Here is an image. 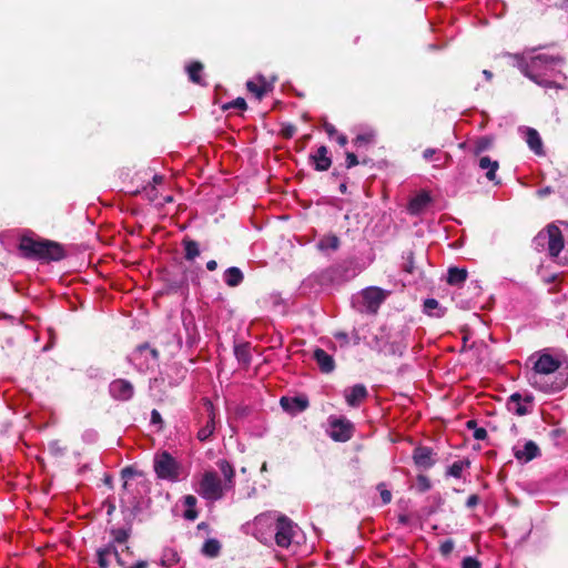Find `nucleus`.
<instances>
[{"instance_id":"obj_1","label":"nucleus","mask_w":568,"mask_h":568,"mask_svg":"<svg viewBox=\"0 0 568 568\" xmlns=\"http://www.w3.org/2000/svg\"><path fill=\"white\" fill-rule=\"evenodd\" d=\"M531 371L527 381L531 387L545 394H556L568 385V355L560 347H545L527 359Z\"/></svg>"},{"instance_id":"obj_2","label":"nucleus","mask_w":568,"mask_h":568,"mask_svg":"<svg viewBox=\"0 0 568 568\" xmlns=\"http://www.w3.org/2000/svg\"><path fill=\"white\" fill-rule=\"evenodd\" d=\"M515 61L520 72L530 79L532 82L545 89H557L562 90L565 84L559 82L566 80V75L561 71V67L565 63L564 57L556 54L539 53L530 58L527 61L521 54H508Z\"/></svg>"},{"instance_id":"obj_3","label":"nucleus","mask_w":568,"mask_h":568,"mask_svg":"<svg viewBox=\"0 0 568 568\" xmlns=\"http://www.w3.org/2000/svg\"><path fill=\"white\" fill-rule=\"evenodd\" d=\"M18 250L21 256L29 260L58 262L65 257L63 246L50 240H36L31 235L21 236Z\"/></svg>"},{"instance_id":"obj_4","label":"nucleus","mask_w":568,"mask_h":568,"mask_svg":"<svg viewBox=\"0 0 568 568\" xmlns=\"http://www.w3.org/2000/svg\"><path fill=\"white\" fill-rule=\"evenodd\" d=\"M389 294L390 291L382 287L367 286L352 296L351 304L361 314L376 315Z\"/></svg>"},{"instance_id":"obj_5","label":"nucleus","mask_w":568,"mask_h":568,"mask_svg":"<svg viewBox=\"0 0 568 568\" xmlns=\"http://www.w3.org/2000/svg\"><path fill=\"white\" fill-rule=\"evenodd\" d=\"M335 286L332 272L328 267L313 272L304 278L298 287V293L306 297H316L321 293Z\"/></svg>"},{"instance_id":"obj_6","label":"nucleus","mask_w":568,"mask_h":568,"mask_svg":"<svg viewBox=\"0 0 568 568\" xmlns=\"http://www.w3.org/2000/svg\"><path fill=\"white\" fill-rule=\"evenodd\" d=\"M193 271H187L182 265H175L172 268H164L162 271V281L165 284L166 293H187L189 292V281L191 280L193 283L196 281V275H194Z\"/></svg>"},{"instance_id":"obj_7","label":"nucleus","mask_w":568,"mask_h":568,"mask_svg":"<svg viewBox=\"0 0 568 568\" xmlns=\"http://www.w3.org/2000/svg\"><path fill=\"white\" fill-rule=\"evenodd\" d=\"M412 334V328L406 322H399L392 325L389 332L386 334L385 344L387 345L386 355L403 357L408 348V339Z\"/></svg>"},{"instance_id":"obj_8","label":"nucleus","mask_w":568,"mask_h":568,"mask_svg":"<svg viewBox=\"0 0 568 568\" xmlns=\"http://www.w3.org/2000/svg\"><path fill=\"white\" fill-rule=\"evenodd\" d=\"M153 469L156 477L161 480L171 483L180 480L181 464L166 450L154 455Z\"/></svg>"},{"instance_id":"obj_9","label":"nucleus","mask_w":568,"mask_h":568,"mask_svg":"<svg viewBox=\"0 0 568 568\" xmlns=\"http://www.w3.org/2000/svg\"><path fill=\"white\" fill-rule=\"evenodd\" d=\"M275 544L281 548H288L296 537L298 526L285 515H272Z\"/></svg>"},{"instance_id":"obj_10","label":"nucleus","mask_w":568,"mask_h":568,"mask_svg":"<svg viewBox=\"0 0 568 568\" xmlns=\"http://www.w3.org/2000/svg\"><path fill=\"white\" fill-rule=\"evenodd\" d=\"M159 351L151 347L145 342L135 347V349L126 357V361L140 373H145L150 368V361L155 363L159 359Z\"/></svg>"},{"instance_id":"obj_11","label":"nucleus","mask_w":568,"mask_h":568,"mask_svg":"<svg viewBox=\"0 0 568 568\" xmlns=\"http://www.w3.org/2000/svg\"><path fill=\"white\" fill-rule=\"evenodd\" d=\"M195 491L206 500H220L223 497V487L217 474L212 470L205 471Z\"/></svg>"},{"instance_id":"obj_12","label":"nucleus","mask_w":568,"mask_h":568,"mask_svg":"<svg viewBox=\"0 0 568 568\" xmlns=\"http://www.w3.org/2000/svg\"><path fill=\"white\" fill-rule=\"evenodd\" d=\"M327 435L338 443L349 440L355 433V425L345 416L331 415L327 418Z\"/></svg>"},{"instance_id":"obj_13","label":"nucleus","mask_w":568,"mask_h":568,"mask_svg":"<svg viewBox=\"0 0 568 568\" xmlns=\"http://www.w3.org/2000/svg\"><path fill=\"white\" fill-rule=\"evenodd\" d=\"M335 285L348 282L361 273L356 257H349L328 267Z\"/></svg>"},{"instance_id":"obj_14","label":"nucleus","mask_w":568,"mask_h":568,"mask_svg":"<svg viewBox=\"0 0 568 568\" xmlns=\"http://www.w3.org/2000/svg\"><path fill=\"white\" fill-rule=\"evenodd\" d=\"M564 248L565 240L561 230L555 223H549L547 225V241L545 251L547 256L551 261L561 264V258L559 255Z\"/></svg>"},{"instance_id":"obj_15","label":"nucleus","mask_w":568,"mask_h":568,"mask_svg":"<svg viewBox=\"0 0 568 568\" xmlns=\"http://www.w3.org/2000/svg\"><path fill=\"white\" fill-rule=\"evenodd\" d=\"M534 399V395L530 393L523 395L516 392L508 397L506 407L514 415L525 416L532 412Z\"/></svg>"},{"instance_id":"obj_16","label":"nucleus","mask_w":568,"mask_h":568,"mask_svg":"<svg viewBox=\"0 0 568 568\" xmlns=\"http://www.w3.org/2000/svg\"><path fill=\"white\" fill-rule=\"evenodd\" d=\"M253 535L264 545H270L274 540L272 514H262L255 517Z\"/></svg>"},{"instance_id":"obj_17","label":"nucleus","mask_w":568,"mask_h":568,"mask_svg":"<svg viewBox=\"0 0 568 568\" xmlns=\"http://www.w3.org/2000/svg\"><path fill=\"white\" fill-rule=\"evenodd\" d=\"M414 465L422 470H428L438 460L437 453L429 446L418 445L414 448L412 455Z\"/></svg>"},{"instance_id":"obj_18","label":"nucleus","mask_w":568,"mask_h":568,"mask_svg":"<svg viewBox=\"0 0 568 568\" xmlns=\"http://www.w3.org/2000/svg\"><path fill=\"white\" fill-rule=\"evenodd\" d=\"M109 395L118 402H129L134 396L133 384L125 378H116L109 384Z\"/></svg>"},{"instance_id":"obj_19","label":"nucleus","mask_w":568,"mask_h":568,"mask_svg":"<svg viewBox=\"0 0 568 568\" xmlns=\"http://www.w3.org/2000/svg\"><path fill=\"white\" fill-rule=\"evenodd\" d=\"M280 405L285 413L292 416H296L308 408L310 400L305 394L296 396H282L280 399Z\"/></svg>"},{"instance_id":"obj_20","label":"nucleus","mask_w":568,"mask_h":568,"mask_svg":"<svg viewBox=\"0 0 568 568\" xmlns=\"http://www.w3.org/2000/svg\"><path fill=\"white\" fill-rule=\"evenodd\" d=\"M308 163L315 171H327L332 165V156L329 155L328 148L326 145H321L315 152L310 153Z\"/></svg>"},{"instance_id":"obj_21","label":"nucleus","mask_w":568,"mask_h":568,"mask_svg":"<svg viewBox=\"0 0 568 568\" xmlns=\"http://www.w3.org/2000/svg\"><path fill=\"white\" fill-rule=\"evenodd\" d=\"M513 453L515 458L521 464L529 463L541 455L538 445L534 440H527L523 447L514 446Z\"/></svg>"},{"instance_id":"obj_22","label":"nucleus","mask_w":568,"mask_h":568,"mask_svg":"<svg viewBox=\"0 0 568 568\" xmlns=\"http://www.w3.org/2000/svg\"><path fill=\"white\" fill-rule=\"evenodd\" d=\"M343 395L347 405L356 408L365 398H367L368 390L364 384H355L351 387H346Z\"/></svg>"},{"instance_id":"obj_23","label":"nucleus","mask_w":568,"mask_h":568,"mask_svg":"<svg viewBox=\"0 0 568 568\" xmlns=\"http://www.w3.org/2000/svg\"><path fill=\"white\" fill-rule=\"evenodd\" d=\"M519 131L523 133V138L528 144L530 151H532L536 155H544V144L539 132L529 126H521Z\"/></svg>"},{"instance_id":"obj_24","label":"nucleus","mask_w":568,"mask_h":568,"mask_svg":"<svg viewBox=\"0 0 568 568\" xmlns=\"http://www.w3.org/2000/svg\"><path fill=\"white\" fill-rule=\"evenodd\" d=\"M433 199L427 191H420L413 196L407 205L410 215L418 216L425 212L427 206L432 203Z\"/></svg>"},{"instance_id":"obj_25","label":"nucleus","mask_w":568,"mask_h":568,"mask_svg":"<svg viewBox=\"0 0 568 568\" xmlns=\"http://www.w3.org/2000/svg\"><path fill=\"white\" fill-rule=\"evenodd\" d=\"M182 324L186 335V345L189 348H192L200 341V334L194 316L191 313H182Z\"/></svg>"},{"instance_id":"obj_26","label":"nucleus","mask_w":568,"mask_h":568,"mask_svg":"<svg viewBox=\"0 0 568 568\" xmlns=\"http://www.w3.org/2000/svg\"><path fill=\"white\" fill-rule=\"evenodd\" d=\"M313 359L317 363L320 371L324 374H329L335 369V361L333 356L323 348L316 347L314 349Z\"/></svg>"},{"instance_id":"obj_27","label":"nucleus","mask_w":568,"mask_h":568,"mask_svg":"<svg viewBox=\"0 0 568 568\" xmlns=\"http://www.w3.org/2000/svg\"><path fill=\"white\" fill-rule=\"evenodd\" d=\"M207 410H209V418L204 426H202L197 432V439L200 442H206L210 439V437L213 435L215 430V413L213 404L207 400L206 403Z\"/></svg>"},{"instance_id":"obj_28","label":"nucleus","mask_w":568,"mask_h":568,"mask_svg":"<svg viewBox=\"0 0 568 568\" xmlns=\"http://www.w3.org/2000/svg\"><path fill=\"white\" fill-rule=\"evenodd\" d=\"M478 166L481 170H487L486 178L488 181L494 182L495 184H500V181L496 179V172L499 169V163L496 160L490 159L489 156H481L478 160Z\"/></svg>"},{"instance_id":"obj_29","label":"nucleus","mask_w":568,"mask_h":568,"mask_svg":"<svg viewBox=\"0 0 568 568\" xmlns=\"http://www.w3.org/2000/svg\"><path fill=\"white\" fill-rule=\"evenodd\" d=\"M446 311L447 308L434 297L425 298L423 302V312L430 317L442 318Z\"/></svg>"},{"instance_id":"obj_30","label":"nucleus","mask_w":568,"mask_h":568,"mask_svg":"<svg viewBox=\"0 0 568 568\" xmlns=\"http://www.w3.org/2000/svg\"><path fill=\"white\" fill-rule=\"evenodd\" d=\"M257 79L262 83L261 85H257L254 81L250 80L246 82V88L250 92L255 94L257 100H262L266 92L273 90V83H267L262 74H260Z\"/></svg>"},{"instance_id":"obj_31","label":"nucleus","mask_w":568,"mask_h":568,"mask_svg":"<svg viewBox=\"0 0 568 568\" xmlns=\"http://www.w3.org/2000/svg\"><path fill=\"white\" fill-rule=\"evenodd\" d=\"M233 353L241 365L248 366L252 362L250 343L234 344Z\"/></svg>"},{"instance_id":"obj_32","label":"nucleus","mask_w":568,"mask_h":568,"mask_svg":"<svg viewBox=\"0 0 568 568\" xmlns=\"http://www.w3.org/2000/svg\"><path fill=\"white\" fill-rule=\"evenodd\" d=\"M402 260L403 272L413 276H419L422 274L419 267L415 264V256L412 250L403 252Z\"/></svg>"},{"instance_id":"obj_33","label":"nucleus","mask_w":568,"mask_h":568,"mask_svg":"<svg viewBox=\"0 0 568 568\" xmlns=\"http://www.w3.org/2000/svg\"><path fill=\"white\" fill-rule=\"evenodd\" d=\"M223 281L230 287H237L244 281V274L241 268L231 266L224 271Z\"/></svg>"},{"instance_id":"obj_34","label":"nucleus","mask_w":568,"mask_h":568,"mask_svg":"<svg viewBox=\"0 0 568 568\" xmlns=\"http://www.w3.org/2000/svg\"><path fill=\"white\" fill-rule=\"evenodd\" d=\"M181 560V557L175 548L172 547H164L162 549V555L160 558V566L163 568H171L179 564Z\"/></svg>"},{"instance_id":"obj_35","label":"nucleus","mask_w":568,"mask_h":568,"mask_svg":"<svg viewBox=\"0 0 568 568\" xmlns=\"http://www.w3.org/2000/svg\"><path fill=\"white\" fill-rule=\"evenodd\" d=\"M112 552H115V546L113 544H106L102 547H99L95 551L97 564L99 568H109L110 567V557Z\"/></svg>"},{"instance_id":"obj_36","label":"nucleus","mask_w":568,"mask_h":568,"mask_svg":"<svg viewBox=\"0 0 568 568\" xmlns=\"http://www.w3.org/2000/svg\"><path fill=\"white\" fill-rule=\"evenodd\" d=\"M222 550V544L216 538H209L201 547V554L206 558H217Z\"/></svg>"},{"instance_id":"obj_37","label":"nucleus","mask_w":568,"mask_h":568,"mask_svg":"<svg viewBox=\"0 0 568 568\" xmlns=\"http://www.w3.org/2000/svg\"><path fill=\"white\" fill-rule=\"evenodd\" d=\"M112 536V540L108 544H113V546L125 544L131 537L132 529L126 526H122L119 528L112 527L109 530Z\"/></svg>"},{"instance_id":"obj_38","label":"nucleus","mask_w":568,"mask_h":568,"mask_svg":"<svg viewBox=\"0 0 568 568\" xmlns=\"http://www.w3.org/2000/svg\"><path fill=\"white\" fill-rule=\"evenodd\" d=\"M182 246L184 250V258L186 261H194L201 254L199 243L189 236H185L182 240Z\"/></svg>"},{"instance_id":"obj_39","label":"nucleus","mask_w":568,"mask_h":568,"mask_svg":"<svg viewBox=\"0 0 568 568\" xmlns=\"http://www.w3.org/2000/svg\"><path fill=\"white\" fill-rule=\"evenodd\" d=\"M467 270L457 266H450L447 271L446 281L449 285H460L467 280Z\"/></svg>"},{"instance_id":"obj_40","label":"nucleus","mask_w":568,"mask_h":568,"mask_svg":"<svg viewBox=\"0 0 568 568\" xmlns=\"http://www.w3.org/2000/svg\"><path fill=\"white\" fill-rule=\"evenodd\" d=\"M189 79L191 82L200 85H206L201 78V73L203 71V64L199 61H194L186 65L185 68Z\"/></svg>"},{"instance_id":"obj_41","label":"nucleus","mask_w":568,"mask_h":568,"mask_svg":"<svg viewBox=\"0 0 568 568\" xmlns=\"http://www.w3.org/2000/svg\"><path fill=\"white\" fill-rule=\"evenodd\" d=\"M183 503L186 509L183 513V517L186 520L193 521L197 518L199 513L195 509L197 499L193 495H186L183 497Z\"/></svg>"},{"instance_id":"obj_42","label":"nucleus","mask_w":568,"mask_h":568,"mask_svg":"<svg viewBox=\"0 0 568 568\" xmlns=\"http://www.w3.org/2000/svg\"><path fill=\"white\" fill-rule=\"evenodd\" d=\"M495 138L493 135H483L474 142V155H480L483 152L488 151L494 145Z\"/></svg>"},{"instance_id":"obj_43","label":"nucleus","mask_w":568,"mask_h":568,"mask_svg":"<svg viewBox=\"0 0 568 568\" xmlns=\"http://www.w3.org/2000/svg\"><path fill=\"white\" fill-rule=\"evenodd\" d=\"M219 469L225 478V483L229 487L234 485L235 470L233 465L226 459H220L216 463Z\"/></svg>"},{"instance_id":"obj_44","label":"nucleus","mask_w":568,"mask_h":568,"mask_svg":"<svg viewBox=\"0 0 568 568\" xmlns=\"http://www.w3.org/2000/svg\"><path fill=\"white\" fill-rule=\"evenodd\" d=\"M341 241L335 234L323 236L316 244L321 252L328 250L336 251L339 247Z\"/></svg>"},{"instance_id":"obj_45","label":"nucleus","mask_w":568,"mask_h":568,"mask_svg":"<svg viewBox=\"0 0 568 568\" xmlns=\"http://www.w3.org/2000/svg\"><path fill=\"white\" fill-rule=\"evenodd\" d=\"M116 561V564L122 568H148L149 562L146 560H138L134 564L129 562L124 557H122L121 552L118 550V547L115 546V552H112V555Z\"/></svg>"},{"instance_id":"obj_46","label":"nucleus","mask_w":568,"mask_h":568,"mask_svg":"<svg viewBox=\"0 0 568 568\" xmlns=\"http://www.w3.org/2000/svg\"><path fill=\"white\" fill-rule=\"evenodd\" d=\"M469 459L456 460L446 470V476L460 478L465 467H469Z\"/></svg>"},{"instance_id":"obj_47","label":"nucleus","mask_w":568,"mask_h":568,"mask_svg":"<svg viewBox=\"0 0 568 568\" xmlns=\"http://www.w3.org/2000/svg\"><path fill=\"white\" fill-rule=\"evenodd\" d=\"M546 241H547V226H545L542 230H540L532 239L531 241V247L538 252H545L546 251Z\"/></svg>"},{"instance_id":"obj_48","label":"nucleus","mask_w":568,"mask_h":568,"mask_svg":"<svg viewBox=\"0 0 568 568\" xmlns=\"http://www.w3.org/2000/svg\"><path fill=\"white\" fill-rule=\"evenodd\" d=\"M427 500L429 501V505L426 507V513L429 516L434 515L445 501L439 493L430 495Z\"/></svg>"},{"instance_id":"obj_49","label":"nucleus","mask_w":568,"mask_h":568,"mask_svg":"<svg viewBox=\"0 0 568 568\" xmlns=\"http://www.w3.org/2000/svg\"><path fill=\"white\" fill-rule=\"evenodd\" d=\"M375 142V133L373 131L361 133L353 139V144L355 148L359 149L366 144H372Z\"/></svg>"},{"instance_id":"obj_50","label":"nucleus","mask_w":568,"mask_h":568,"mask_svg":"<svg viewBox=\"0 0 568 568\" xmlns=\"http://www.w3.org/2000/svg\"><path fill=\"white\" fill-rule=\"evenodd\" d=\"M135 476H143V471L138 470L134 466L130 465L121 469V478L124 480L123 489L128 488V480Z\"/></svg>"},{"instance_id":"obj_51","label":"nucleus","mask_w":568,"mask_h":568,"mask_svg":"<svg viewBox=\"0 0 568 568\" xmlns=\"http://www.w3.org/2000/svg\"><path fill=\"white\" fill-rule=\"evenodd\" d=\"M135 193H143L144 197L150 202H156L159 197V192L154 185L148 183L142 187V191H135Z\"/></svg>"},{"instance_id":"obj_52","label":"nucleus","mask_w":568,"mask_h":568,"mask_svg":"<svg viewBox=\"0 0 568 568\" xmlns=\"http://www.w3.org/2000/svg\"><path fill=\"white\" fill-rule=\"evenodd\" d=\"M432 488V483L426 475L419 474L416 478V489L419 493H426Z\"/></svg>"},{"instance_id":"obj_53","label":"nucleus","mask_w":568,"mask_h":568,"mask_svg":"<svg viewBox=\"0 0 568 568\" xmlns=\"http://www.w3.org/2000/svg\"><path fill=\"white\" fill-rule=\"evenodd\" d=\"M246 108H247L246 101L244 98H241V97L236 98L232 102H229V103H225L222 105L223 110L237 109V110L244 111V110H246Z\"/></svg>"},{"instance_id":"obj_54","label":"nucleus","mask_w":568,"mask_h":568,"mask_svg":"<svg viewBox=\"0 0 568 568\" xmlns=\"http://www.w3.org/2000/svg\"><path fill=\"white\" fill-rule=\"evenodd\" d=\"M120 507L121 513L123 515V526L130 527L132 529L133 521L136 518V516L131 510H129V506L121 505Z\"/></svg>"},{"instance_id":"obj_55","label":"nucleus","mask_w":568,"mask_h":568,"mask_svg":"<svg viewBox=\"0 0 568 568\" xmlns=\"http://www.w3.org/2000/svg\"><path fill=\"white\" fill-rule=\"evenodd\" d=\"M163 419H162V416L160 414V412L158 409H152L151 410V418H150V425L151 426H155L156 427V430L160 432L163 429Z\"/></svg>"},{"instance_id":"obj_56","label":"nucleus","mask_w":568,"mask_h":568,"mask_svg":"<svg viewBox=\"0 0 568 568\" xmlns=\"http://www.w3.org/2000/svg\"><path fill=\"white\" fill-rule=\"evenodd\" d=\"M376 488L379 491L383 505L389 504L392 501V493L386 488V484L379 483Z\"/></svg>"},{"instance_id":"obj_57","label":"nucleus","mask_w":568,"mask_h":568,"mask_svg":"<svg viewBox=\"0 0 568 568\" xmlns=\"http://www.w3.org/2000/svg\"><path fill=\"white\" fill-rule=\"evenodd\" d=\"M99 439V433L95 429H85L82 434V440L87 444H95Z\"/></svg>"},{"instance_id":"obj_58","label":"nucleus","mask_w":568,"mask_h":568,"mask_svg":"<svg viewBox=\"0 0 568 568\" xmlns=\"http://www.w3.org/2000/svg\"><path fill=\"white\" fill-rule=\"evenodd\" d=\"M369 347L378 353L386 352L387 345L385 344V341H383V337L375 336L373 341L369 343Z\"/></svg>"},{"instance_id":"obj_59","label":"nucleus","mask_w":568,"mask_h":568,"mask_svg":"<svg viewBox=\"0 0 568 568\" xmlns=\"http://www.w3.org/2000/svg\"><path fill=\"white\" fill-rule=\"evenodd\" d=\"M462 568H481V562L473 556H467L462 560Z\"/></svg>"},{"instance_id":"obj_60","label":"nucleus","mask_w":568,"mask_h":568,"mask_svg":"<svg viewBox=\"0 0 568 568\" xmlns=\"http://www.w3.org/2000/svg\"><path fill=\"white\" fill-rule=\"evenodd\" d=\"M454 547H455L454 540L446 539L445 541H443L440 544L439 552L445 557L449 556L452 554V551L454 550Z\"/></svg>"},{"instance_id":"obj_61","label":"nucleus","mask_w":568,"mask_h":568,"mask_svg":"<svg viewBox=\"0 0 568 568\" xmlns=\"http://www.w3.org/2000/svg\"><path fill=\"white\" fill-rule=\"evenodd\" d=\"M296 132V126L291 124V123H287V124H283L282 128H281V135L284 138V139H291L294 136Z\"/></svg>"},{"instance_id":"obj_62","label":"nucleus","mask_w":568,"mask_h":568,"mask_svg":"<svg viewBox=\"0 0 568 568\" xmlns=\"http://www.w3.org/2000/svg\"><path fill=\"white\" fill-rule=\"evenodd\" d=\"M357 164H359L357 155L353 152H346L345 169L349 170L356 166Z\"/></svg>"},{"instance_id":"obj_63","label":"nucleus","mask_w":568,"mask_h":568,"mask_svg":"<svg viewBox=\"0 0 568 568\" xmlns=\"http://www.w3.org/2000/svg\"><path fill=\"white\" fill-rule=\"evenodd\" d=\"M549 437L558 445L559 440L566 437V430L562 428H554L549 432Z\"/></svg>"},{"instance_id":"obj_64","label":"nucleus","mask_w":568,"mask_h":568,"mask_svg":"<svg viewBox=\"0 0 568 568\" xmlns=\"http://www.w3.org/2000/svg\"><path fill=\"white\" fill-rule=\"evenodd\" d=\"M49 450L53 456H62L64 454V448L59 445L58 440L49 443Z\"/></svg>"}]
</instances>
